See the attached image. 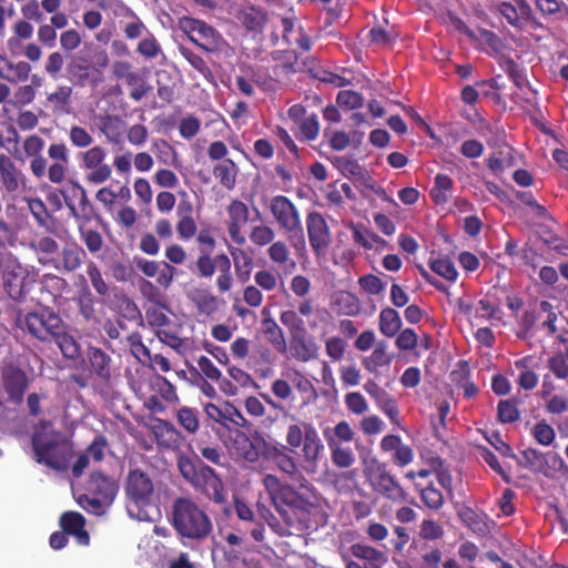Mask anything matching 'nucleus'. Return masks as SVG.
Here are the masks:
<instances>
[{
  "label": "nucleus",
  "mask_w": 568,
  "mask_h": 568,
  "mask_svg": "<svg viewBox=\"0 0 568 568\" xmlns=\"http://www.w3.org/2000/svg\"><path fill=\"white\" fill-rule=\"evenodd\" d=\"M365 392L375 400L376 406L389 418L392 424L399 426V409L396 400L374 379L364 384Z\"/></svg>",
  "instance_id": "21"
},
{
  "label": "nucleus",
  "mask_w": 568,
  "mask_h": 568,
  "mask_svg": "<svg viewBox=\"0 0 568 568\" xmlns=\"http://www.w3.org/2000/svg\"><path fill=\"white\" fill-rule=\"evenodd\" d=\"M87 274H88V276L90 278V282H91L94 291L97 292V294L99 296H101V297L109 296V294H110V286L104 281L100 268L98 267V265L93 261H90L88 263V265H87Z\"/></svg>",
  "instance_id": "56"
},
{
  "label": "nucleus",
  "mask_w": 568,
  "mask_h": 568,
  "mask_svg": "<svg viewBox=\"0 0 568 568\" xmlns=\"http://www.w3.org/2000/svg\"><path fill=\"white\" fill-rule=\"evenodd\" d=\"M82 280L85 282L84 278ZM74 302L78 306L79 314L85 322L97 323L99 321L95 311V300L87 283H84L83 287L79 290L74 297Z\"/></svg>",
  "instance_id": "36"
},
{
  "label": "nucleus",
  "mask_w": 568,
  "mask_h": 568,
  "mask_svg": "<svg viewBox=\"0 0 568 568\" xmlns=\"http://www.w3.org/2000/svg\"><path fill=\"white\" fill-rule=\"evenodd\" d=\"M61 529L71 536H74L77 542L81 546L90 544V535L84 529L85 518L78 511H65L61 515L59 520Z\"/></svg>",
  "instance_id": "27"
},
{
  "label": "nucleus",
  "mask_w": 568,
  "mask_h": 568,
  "mask_svg": "<svg viewBox=\"0 0 568 568\" xmlns=\"http://www.w3.org/2000/svg\"><path fill=\"white\" fill-rule=\"evenodd\" d=\"M178 424L189 434H195L200 427L199 410L191 407H182L176 412Z\"/></svg>",
  "instance_id": "54"
},
{
  "label": "nucleus",
  "mask_w": 568,
  "mask_h": 568,
  "mask_svg": "<svg viewBox=\"0 0 568 568\" xmlns=\"http://www.w3.org/2000/svg\"><path fill=\"white\" fill-rule=\"evenodd\" d=\"M318 345L314 337L307 334V329L291 335L290 351L292 356L298 362H310L317 358Z\"/></svg>",
  "instance_id": "26"
},
{
  "label": "nucleus",
  "mask_w": 568,
  "mask_h": 568,
  "mask_svg": "<svg viewBox=\"0 0 568 568\" xmlns=\"http://www.w3.org/2000/svg\"><path fill=\"white\" fill-rule=\"evenodd\" d=\"M430 270L448 281H455L458 272L449 258H436L429 264Z\"/></svg>",
  "instance_id": "64"
},
{
  "label": "nucleus",
  "mask_w": 568,
  "mask_h": 568,
  "mask_svg": "<svg viewBox=\"0 0 568 568\" xmlns=\"http://www.w3.org/2000/svg\"><path fill=\"white\" fill-rule=\"evenodd\" d=\"M171 525L185 546L202 542L213 532L207 513L192 498L179 497L172 504Z\"/></svg>",
  "instance_id": "2"
},
{
  "label": "nucleus",
  "mask_w": 568,
  "mask_h": 568,
  "mask_svg": "<svg viewBox=\"0 0 568 568\" xmlns=\"http://www.w3.org/2000/svg\"><path fill=\"white\" fill-rule=\"evenodd\" d=\"M73 89L70 85H58L57 90L47 95V101L53 113L69 114L72 110Z\"/></svg>",
  "instance_id": "34"
},
{
  "label": "nucleus",
  "mask_w": 568,
  "mask_h": 568,
  "mask_svg": "<svg viewBox=\"0 0 568 568\" xmlns=\"http://www.w3.org/2000/svg\"><path fill=\"white\" fill-rule=\"evenodd\" d=\"M560 342L565 345V351H559L550 356L547 361L549 371L558 379L568 378V338L560 337Z\"/></svg>",
  "instance_id": "44"
},
{
  "label": "nucleus",
  "mask_w": 568,
  "mask_h": 568,
  "mask_svg": "<svg viewBox=\"0 0 568 568\" xmlns=\"http://www.w3.org/2000/svg\"><path fill=\"white\" fill-rule=\"evenodd\" d=\"M179 28L197 47L206 52L214 51L221 41V34L205 21L191 17L179 19Z\"/></svg>",
  "instance_id": "11"
},
{
  "label": "nucleus",
  "mask_w": 568,
  "mask_h": 568,
  "mask_svg": "<svg viewBox=\"0 0 568 568\" xmlns=\"http://www.w3.org/2000/svg\"><path fill=\"white\" fill-rule=\"evenodd\" d=\"M236 278L241 283H247L251 278L254 262L253 257L243 248L229 246Z\"/></svg>",
  "instance_id": "33"
},
{
  "label": "nucleus",
  "mask_w": 568,
  "mask_h": 568,
  "mask_svg": "<svg viewBox=\"0 0 568 568\" xmlns=\"http://www.w3.org/2000/svg\"><path fill=\"white\" fill-rule=\"evenodd\" d=\"M363 474L366 483L377 496L398 504L406 500L404 488L385 463L375 457L371 458L364 462Z\"/></svg>",
  "instance_id": "6"
},
{
  "label": "nucleus",
  "mask_w": 568,
  "mask_h": 568,
  "mask_svg": "<svg viewBox=\"0 0 568 568\" xmlns=\"http://www.w3.org/2000/svg\"><path fill=\"white\" fill-rule=\"evenodd\" d=\"M48 156L52 163L47 164L45 176L53 184H61L68 173L69 149L64 143H52L48 149Z\"/></svg>",
  "instance_id": "19"
},
{
  "label": "nucleus",
  "mask_w": 568,
  "mask_h": 568,
  "mask_svg": "<svg viewBox=\"0 0 568 568\" xmlns=\"http://www.w3.org/2000/svg\"><path fill=\"white\" fill-rule=\"evenodd\" d=\"M178 468L184 480L206 499L215 505L227 503V491L222 477L202 459L182 455L178 458Z\"/></svg>",
  "instance_id": "3"
},
{
  "label": "nucleus",
  "mask_w": 568,
  "mask_h": 568,
  "mask_svg": "<svg viewBox=\"0 0 568 568\" xmlns=\"http://www.w3.org/2000/svg\"><path fill=\"white\" fill-rule=\"evenodd\" d=\"M306 229L314 253L318 256L325 254L331 244V232L322 213L310 212L306 216Z\"/></svg>",
  "instance_id": "13"
},
{
  "label": "nucleus",
  "mask_w": 568,
  "mask_h": 568,
  "mask_svg": "<svg viewBox=\"0 0 568 568\" xmlns=\"http://www.w3.org/2000/svg\"><path fill=\"white\" fill-rule=\"evenodd\" d=\"M125 495L129 503L138 508L150 506L154 495L151 477L139 468L130 470L125 479Z\"/></svg>",
  "instance_id": "12"
},
{
  "label": "nucleus",
  "mask_w": 568,
  "mask_h": 568,
  "mask_svg": "<svg viewBox=\"0 0 568 568\" xmlns=\"http://www.w3.org/2000/svg\"><path fill=\"white\" fill-rule=\"evenodd\" d=\"M64 326L60 315L52 308L41 307L38 311L26 314L21 327L34 338L50 343Z\"/></svg>",
  "instance_id": "8"
},
{
  "label": "nucleus",
  "mask_w": 568,
  "mask_h": 568,
  "mask_svg": "<svg viewBox=\"0 0 568 568\" xmlns=\"http://www.w3.org/2000/svg\"><path fill=\"white\" fill-rule=\"evenodd\" d=\"M262 327L267 342L276 352L284 354L287 349V344L284 332L278 324L273 318L268 317L263 320Z\"/></svg>",
  "instance_id": "41"
},
{
  "label": "nucleus",
  "mask_w": 568,
  "mask_h": 568,
  "mask_svg": "<svg viewBox=\"0 0 568 568\" xmlns=\"http://www.w3.org/2000/svg\"><path fill=\"white\" fill-rule=\"evenodd\" d=\"M87 359L90 373L99 381L109 383L115 373L111 356L99 347L89 346Z\"/></svg>",
  "instance_id": "24"
},
{
  "label": "nucleus",
  "mask_w": 568,
  "mask_h": 568,
  "mask_svg": "<svg viewBox=\"0 0 568 568\" xmlns=\"http://www.w3.org/2000/svg\"><path fill=\"white\" fill-rule=\"evenodd\" d=\"M232 263L231 258L227 256V258H221V266L219 268V275L216 277V288L220 293H226L230 292L234 280L231 272Z\"/></svg>",
  "instance_id": "58"
},
{
  "label": "nucleus",
  "mask_w": 568,
  "mask_h": 568,
  "mask_svg": "<svg viewBox=\"0 0 568 568\" xmlns=\"http://www.w3.org/2000/svg\"><path fill=\"white\" fill-rule=\"evenodd\" d=\"M402 328L398 312L392 307L383 308L379 313V331L386 337H394Z\"/></svg>",
  "instance_id": "48"
},
{
  "label": "nucleus",
  "mask_w": 568,
  "mask_h": 568,
  "mask_svg": "<svg viewBox=\"0 0 568 568\" xmlns=\"http://www.w3.org/2000/svg\"><path fill=\"white\" fill-rule=\"evenodd\" d=\"M464 34L471 40L477 41L485 50L486 47L489 48L494 53L501 52L505 47L501 39L495 32L489 30L480 28L471 30L464 24Z\"/></svg>",
  "instance_id": "37"
},
{
  "label": "nucleus",
  "mask_w": 568,
  "mask_h": 568,
  "mask_svg": "<svg viewBox=\"0 0 568 568\" xmlns=\"http://www.w3.org/2000/svg\"><path fill=\"white\" fill-rule=\"evenodd\" d=\"M333 165L345 176L356 180H365L367 171L359 163L348 156L339 155L332 160Z\"/></svg>",
  "instance_id": "45"
},
{
  "label": "nucleus",
  "mask_w": 568,
  "mask_h": 568,
  "mask_svg": "<svg viewBox=\"0 0 568 568\" xmlns=\"http://www.w3.org/2000/svg\"><path fill=\"white\" fill-rule=\"evenodd\" d=\"M1 377L9 400L21 404L29 386L26 372L14 364H6L1 369Z\"/></svg>",
  "instance_id": "14"
},
{
  "label": "nucleus",
  "mask_w": 568,
  "mask_h": 568,
  "mask_svg": "<svg viewBox=\"0 0 568 568\" xmlns=\"http://www.w3.org/2000/svg\"><path fill=\"white\" fill-rule=\"evenodd\" d=\"M72 196L79 200V209L72 204L68 196L62 192L65 203L70 209L72 215L77 220L90 221L94 214V207L90 202L85 189L78 182L73 183L71 189Z\"/></svg>",
  "instance_id": "31"
},
{
  "label": "nucleus",
  "mask_w": 568,
  "mask_h": 568,
  "mask_svg": "<svg viewBox=\"0 0 568 568\" xmlns=\"http://www.w3.org/2000/svg\"><path fill=\"white\" fill-rule=\"evenodd\" d=\"M464 524L479 536H485L489 531L484 516L475 513L470 508H464Z\"/></svg>",
  "instance_id": "62"
},
{
  "label": "nucleus",
  "mask_w": 568,
  "mask_h": 568,
  "mask_svg": "<svg viewBox=\"0 0 568 568\" xmlns=\"http://www.w3.org/2000/svg\"><path fill=\"white\" fill-rule=\"evenodd\" d=\"M387 348L388 344L385 341L378 342L372 354L363 359L365 369L377 375L381 367H388L393 361V355L387 353Z\"/></svg>",
  "instance_id": "35"
},
{
  "label": "nucleus",
  "mask_w": 568,
  "mask_h": 568,
  "mask_svg": "<svg viewBox=\"0 0 568 568\" xmlns=\"http://www.w3.org/2000/svg\"><path fill=\"white\" fill-rule=\"evenodd\" d=\"M274 237V230L265 224L254 225L248 234L250 241L260 247L271 244Z\"/></svg>",
  "instance_id": "60"
},
{
  "label": "nucleus",
  "mask_w": 568,
  "mask_h": 568,
  "mask_svg": "<svg viewBox=\"0 0 568 568\" xmlns=\"http://www.w3.org/2000/svg\"><path fill=\"white\" fill-rule=\"evenodd\" d=\"M136 268L148 277H154L156 274V283L160 287L169 288L174 280L178 270L168 262L159 263L145 258L135 260Z\"/></svg>",
  "instance_id": "23"
},
{
  "label": "nucleus",
  "mask_w": 568,
  "mask_h": 568,
  "mask_svg": "<svg viewBox=\"0 0 568 568\" xmlns=\"http://www.w3.org/2000/svg\"><path fill=\"white\" fill-rule=\"evenodd\" d=\"M87 257L85 251L75 242L65 244L58 258L42 260V265H52L62 273H73L79 270Z\"/></svg>",
  "instance_id": "16"
},
{
  "label": "nucleus",
  "mask_w": 568,
  "mask_h": 568,
  "mask_svg": "<svg viewBox=\"0 0 568 568\" xmlns=\"http://www.w3.org/2000/svg\"><path fill=\"white\" fill-rule=\"evenodd\" d=\"M453 193V180L447 174H437L429 194L436 204H444Z\"/></svg>",
  "instance_id": "51"
},
{
  "label": "nucleus",
  "mask_w": 568,
  "mask_h": 568,
  "mask_svg": "<svg viewBox=\"0 0 568 568\" xmlns=\"http://www.w3.org/2000/svg\"><path fill=\"white\" fill-rule=\"evenodd\" d=\"M59 346L64 357L74 359L80 355V347L75 339L65 332V326L52 338Z\"/></svg>",
  "instance_id": "53"
},
{
  "label": "nucleus",
  "mask_w": 568,
  "mask_h": 568,
  "mask_svg": "<svg viewBox=\"0 0 568 568\" xmlns=\"http://www.w3.org/2000/svg\"><path fill=\"white\" fill-rule=\"evenodd\" d=\"M2 280L3 288L10 298L18 302L26 298L29 292V274L27 270L21 265L7 268L3 272Z\"/></svg>",
  "instance_id": "20"
},
{
  "label": "nucleus",
  "mask_w": 568,
  "mask_h": 568,
  "mask_svg": "<svg viewBox=\"0 0 568 568\" xmlns=\"http://www.w3.org/2000/svg\"><path fill=\"white\" fill-rule=\"evenodd\" d=\"M331 459L334 466L338 468H349L355 463V455L348 447L338 445L333 439H328Z\"/></svg>",
  "instance_id": "52"
},
{
  "label": "nucleus",
  "mask_w": 568,
  "mask_h": 568,
  "mask_svg": "<svg viewBox=\"0 0 568 568\" xmlns=\"http://www.w3.org/2000/svg\"><path fill=\"white\" fill-rule=\"evenodd\" d=\"M31 443L37 463L54 470L68 468L73 455V444L61 432H36Z\"/></svg>",
  "instance_id": "4"
},
{
  "label": "nucleus",
  "mask_w": 568,
  "mask_h": 568,
  "mask_svg": "<svg viewBox=\"0 0 568 568\" xmlns=\"http://www.w3.org/2000/svg\"><path fill=\"white\" fill-rule=\"evenodd\" d=\"M354 437L355 432L346 420L338 422L332 429L331 435L325 432L326 442L328 443V439H333L338 445H342L343 443H349L354 439Z\"/></svg>",
  "instance_id": "61"
},
{
  "label": "nucleus",
  "mask_w": 568,
  "mask_h": 568,
  "mask_svg": "<svg viewBox=\"0 0 568 568\" xmlns=\"http://www.w3.org/2000/svg\"><path fill=\"white\" fill-rule=\"evenodd\" d=\"M105 159L106 151L101 145H94L78 153L79 165L85 172L88 183L102 184L111 178L112 169Z\"/></svg>",
  "instance_id": "10"
},
{
  "label": "nucleus",
  "mask_w": 568,
  "mask_h": 568,
  "mask_svg": "<svg viewBox=\"0 0 568 568\" xmlns=\"http://www.w3.org/2000/svg\"><path fill=\"white\" fill-rule=\"evenodd\" d=\"M112 74L118 80L124 79L129 85H135L142 82L140 74L132 70V64L129 61H115L112 65Z\"/></svg>",
  "instance_id": "55"
},
{
  "label": "nucleus",
  "mask_w": 568,
  "mask_h": 568,
  "mask_svg": "<svg viewBox=\"0 0 568 568\" xmlns=\"http://www.w3.org/2000/svg\"><path fill=\"white\" fill-rule=\"evenodd\" d=\"M226 212L229 215L227 232L231 240L237 245H244L246 239L242 233V229L250 220L248 206L240 200H233L229 204Z\"/></svg>",
  "instance_id": "17"
},
{
  "label": "nucleus",
  "mask_w": 568,
  "mask_h": 568,
  "mask_svg": "<svg viewBox=\"0 0 568 568\" xmlns=\"http://www.w3.org/2000/svg\"><path fill=\"white\" fill-rule=\"evenodd\" d=\"M351 551L354 557L363 561L386 562L384 552L368 545L355 544L351 547Z\"/></svg>",
  "instance_id": "57"
},
{
  "label": "nucleus",
  "mask_w": 568,
  "mask_h": 568,
  "mask_svg": "<svg viewBox=\"0 0 568 568\" xmlns=\"http://www.w3.org/2000/svg\"><path fill=\"white\" fill-rule=\"evenodd\" d=\"M286 443L291 452L302 446L304 460L316 463L324 445L316 428L310 423L292 424L287 427Z\"/></svg>",
  "instance_id": "7"
},
{
  "label": "nucleus",
  "mask_w": 568,
  "mask_h": 568,
  "mask_svg": "<svg viewBox=\"0 0 568 568\" xmlns=\"http://www.w3.org/2000/svg\"><path fill=\"white\" fill-rule=\"evenodd\" d=\"M0 182L7 193H17L26 184L24 173L11 156L0 153Z\"/></svg>",
  "instance_id": "22"
},
{
  "label": "nucleus",
  "mask_w": 568,
  "mask_h": 568,
  "mask_svg": "<svg viewBox=\"0 0 568 568\" xmlns=\"http://www.w3.org/2000/svg\"><path fill=\"white\" fill-rule=\"evenodd\" d=\"M415 489L419 493L420 499L424 505L430 509H439L444 501L442 491L434 486L433 483L415 481Z\"/></svg>",
  "instance_id": "43"
},
{
  "label": "nucleus",
  "mask_w": 568,
  "mask_h": 568,
  "mask_svg": "<svg viewBox=\"0 0 568 568\" xmlns=\"http://www.w3.org/2000/svg\"><path fill=\"white\" fill-rule=\"evenodd\" d=\"M191 300L197 312L206 316L214 314L219 308L217 297L205 288L195 290L191 295Z\"/></svg>",
  "instance_id": "47"
},
{
  "label": "nucleus",
  "mask_w": 568,
  "mask_h": 568,
  "mask_svg": "<svg viewBox=\"0 0 568 568\" xmlns=\"http://www.w3.org/2000/svg\"><path fill=\"white\" fill-rule=\"evenodd\" d=\"M136 52L145 59H155L161 52V44L153 33L146 32V37L140 40L136 47Z\"/></svg>",
  "instance_id": "59"
},
{
  "label": "nucleus",
  "mask_w": 568,
  "mask_h": 568,
  "mask_svg": "<svg viewBox=\"0 0 568 568\" xmlns=\"http://www.w3.org/2000/svg\"><path fill=\"white\" fill-rule=\"evenodd\" d=\"M263 486L283 521L294 527L297 534L311 528V514L316 505L312 500L313 488L310 484H302L295 488L282 484L275 475L268 474L263 478Z\"/></svg>",
  "instance_id": "1"
},
{
  "label": "nucleus",
  "mask_w": 568,
  "mask_h": 568,
  "mask_svg": "<svg viewBox=\"0 0 568 568\" xmlns=\"http://www.w3.org/2000/svg\"><path fill=\"white\" fill-rule=\"evenodd\" d=\"M120 7L122 13L126 17H131L132 21L128 22L123 28L124 37L128 40H135L146 33L149 30L138 14L121 0H114Z\"/></svg>",
  "instance_id": "39"
},
{
  "label": "nucleus",
  "mask_w": 568,
  "mask_h": 568,
  "mask_svg": "<svg viewBox=\"0 0 568 568\" xmlns=\"http://www.w3.org/2000/svg\"><path fill=\"white\" fill-rule=\"evenodd\" d=\"M213 175L225 189L232 190L236 183L237 169L231 159H225L213 168Z\"/></svg>",
  "instance_id": "50"
},
{
  "label": "nucleus",
  "mask_w": 568,
  "mask_h": 568,
  "mask_svg": "<svg viewBox=\"0 0 568 568\" xmlns=\"http://www.w3.org/2000/svg\"><path fill=\"white\" fill-rule=\"evenodd\" d=\"M110 63L109 55L105 51H100L94 54V67L90 69L84 63L73 62L70 65V72L79 75V83L81 85L89 84L92 88L98 87L104 80V70Z\"/></svg>",
  "instance_id": "15"
},
{
  "label": "nucleus",
  "mask_w": 568,
  "mask_h": 568,
  "mask_svg": "<svg viewBox=\"0 0 568 568\" xmlns=\"http://www.w3.org/2000/svg\"><path fill=\"white\" fill-rule=\"evenodd\" d=\"M270 212L295 250L305 248V234L296 205L285 195H275L270 200Z\"/></svg>",
  "instance_id": "5"
},
{
  "label": "nucleus",
  "mask_w": 568,
  "mask_h": 568,
  "mask_svg": "<svg viewBox=\"0 0 568 568\" xmlns=\"http://www.w3.org/2000/svg\"><path fill=\"white\" fill-rule=\"evenodd\" d=\"M280 321L288 329L290 335L306 329L304 320L298 315L296 311L287 310L281 312Z\"/></svg>",
  "instance_id": "63"
},
{
  "label": "nucleus",
  "mask_w": 568,
  "mask_h": 568,
  "mask_svg": "<svg viewBox=\"0 0 568 568\" xmlns=\"http://www.w3.org/2000/svg\"><path fill=\"white\" fill-rule=\"evenodd\" d=\"M236 18L247 31L252 32L262 31L266 22V14L253 6L242 8Z\"/></svg>",
  "instance_id": "38"
},
{
  "label": "nucleus",
  "mask_w": 568,
  "mask_h": 568,
  "mask_svg": "<svg viewBox=\"0 0 568 568\" xmlns=\"http://www.w3.org/2000/svg\"><path fill=\"white\" fill-rule=\"evenodd\" d=\"M450 405L443 400L437 404V413L432 415L430 423L434 430V435L442 442H448V432L453 424V417H449Z\"/></svg>",
  "instance_id": "32"
},
{
  "label": "nucleus",
  "mask_w": 568,
  "mask_h": 568,
  "mask_svg": "<svg viewBox=\"0 0 568 568\" xmlns=\"http://www.w3.org/2000/svg\"><path fill=\"white\" fill-rule=\"evenodd\" d=\"M152 433L162 448L175 449L180 447L183 436L175 426L165 419L158 418L152 425Z\"/></svg>",
  "instance_id": "29"
},
{
  "label": "nucleus",
  "mask_w": 568,
  "mask_h": 568,
  "mask_svg": "<svg viewBox=\"0 0 568 568\" xmlns=\"http://www.w3.org/2000/svg\"><path fill=\"white\" fill-rule=\"evenodd\" d=\"M100 131L108 142L119 144L122 142L124 122L118 115H105L101 119Z\"/></svg>",
  "instance_id": "40"
},
{
  "label": "nucleus",
  "mask_w": 568,
  "mask_h": 568,
  "mask_svg": "<svg viewBox=\"0 0 568 568\" xmlns=\"http://www.w3.org/2000/svg\"><path fill=\"white\" fill-rule=\"evenodd\" d=\"M521 455L524 459L523 462L518 458L516 459L519 466L528 468L534 473H546L548 463L544 453L529 447L524 449Z\"/></svg>",
  "instance_id": "49"
},
{
  "label": "nucleus",
  "mask_w": 568,
  "mask_h": 568,
  "mask_svg": "<svg viewBox=\"0 0 568 568\" xmlns=\"http://www.w3.org/2000/svg\"><path fill=\"white\" fill-rule=\"evenodd\" d=\"M23 152L31 158L30 171L37 179H43L47 172V159L42 155L44 141L37 134L29 135L23 141Z\"/></svg>",
  "instance_id": "25"
},
{
  "label": "nucleus",
  "mask_w": 568,
  "mask_h": 568,
  "mask_svg": "<svg viewBox=\"0 0 568 568\" xmlns=\"http://www.w3.org/2000/svg\"><path fill=\"white\" fill-rule=\"evenodd\" d=\"M265 446L266 442L262 436L248 437L242 432L236 433L232 440L233 454L237 458L250 463H255L260 459Z\"/></svg>",
  "instance_id": "18"
},
{
  "label": "nucleus",
  "mask_w": 568,
  "mask_h": 568,
  "mask_svg": "<svg viewBox=\"0 0 568 568\" xmlns=\"http://www.w3.org/2000/svg\"><path fill=\"white\" fill-rule=\"evenodd\" d=\"M221 258H227V255L221 253L212 257L211 253L205 248H201V254L195 263L199 276L203 278L212 277L221 266Z\"/></svg>",
  "instance_id": "42"
},
{
  "label": "nucleus",
  "mask_w": 568,
  "mask_h": 568,
  "mask_svg": "<svg viewBox=\"0 0 568 568\" xmlns=\"http://www.w3.org/2000/svg\"><path fill=\"white\" fill-rule=\"evenodd\" d=\"M31 65L27 61L13 62L6 55L0 54V78L10 82L19 83L29 79Z\"/></svg>",
  "instance_id": "30"
},
{
  "label": "nucleus",
  "mask_w": 568,
  "mask_h": 568,
  "mask_svg": "<svg viewBox=\"0 0 568 568\" xmlns=\"http://www.w3.org/2000/svg\"><path fill=\"white\" fill-rule=\"evenodd\" d=\"M520 400L517 397L500 399L497 404V420L500 424H513L520 419Z\"/></svg>",
  "instance_id": "46"
},
{
  "label": "nucleus",
  "mask_w": 568,
  "mask_h": 568,
  "mask_svg": "<svg viewBox=\"0 0 568 568\" xmlns=\"http://www.w3.org/2000/svg\"><path fill=\"white\" fill-rule=\"evenodd\" d=\"M497 11L515 29L523 31L526 27L535 30L542 29L544 24L539 21L527 0H494Z\"/></svg>",
  "instance_id": "9"
},
{
  "label": "nucleus",
  "mask_w": 568,
  "mask_h": 568,
  "mask_svg": "<svg viewBox=\"0 0 568 568\" xmlns=\"http://www.w3.org/2000/svg\"><path fill=\"white\" fill-rule=\"evenodd\" d=\"M118 483L102 471H93L88 480V491L110 504L118 494Z\"/></svg>",
  "instance_id": "28"
}]
</instances>
